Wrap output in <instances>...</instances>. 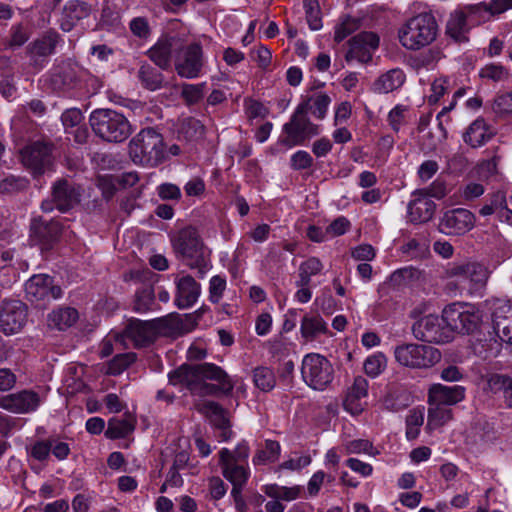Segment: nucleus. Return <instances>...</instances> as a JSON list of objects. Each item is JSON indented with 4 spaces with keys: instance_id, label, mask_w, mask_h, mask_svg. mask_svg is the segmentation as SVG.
Wrapping results in <instances>:
<instances>
[{
    "instance_id": "obj_1",
    "label": "nucleus",
    "mask_w": 512,
    "mask_h": 512,
    "mask_svg": "<svg viewBox=\"0 0 512 512\" xmlns=\"http://www.w3.org/2000/svg\"><path fill=\"white\" fill-rule=\"evenodd\" d=\"M171 243L177 257L190 268L197 269L200 277L211 268L210 250L195 227L189 225L180 229L172 236Z\"/></svg>"
},
{
    "instance_id": "obj_2",
    "label": "nucleus",
    "mask_w": 512,
    "mask_h": 512,
    "mask_svg": "<svg viewBox=\"0 0 512 512\" xmlns=\"http://www.w3.org/2000/svg\"><path fill=\"white\" fill-rule=\"evenodd\" d=\"M200 380L219 382L225 393H231L234 388V384L227 373L212 363L183 364L169 374L171 385L184 384L191 392L197 390Z\"/></svg>"
},
{
    "instance_id": "obj_3",
    "label": "nucleus",
    "mask_w": 512,
    "mask_h": 512,
    "mask_svg": "<svg viewBox=\"0 0 512 512\" xmlns=\"http://www.w3.org/2000/svg\"><path fill=\"white\" fill-rule=\"evenodd\" d=\"M438 35V24L430 12L409 18L398 30L400 44L407 50L418 51L433 43Z\"/></svg>"
},
{
    "instance_id": "obj_4",
    "label": "nucleus",
    "mask_w": 512,
    "mask_h": 512,
    "mask_svg": "<svg viewBox=\"0 0 512 512\" xmlns=\"http://www.w3.org/2000/svg\"><path fill=\"white\" fill-rule=\"evenodd\" d=\"M89 123L93 133L102 141L122 143L132 134V125L120 112L99 108L91 112Z\"/></svg>"
},
{
    "instance_id": "obj_5",
    "label": "nucleus",
    "mask_w": 512,
    "mask_h": 512,
    "mask_svg": "<svg viewBox=\"0 0 512 512\" xmlns=\"http://www.w3.org/2000/svg\"><path fill=\"white\" fill-rule=\"evenodd\" d=\"M129 153L135 163L155 167L167 158L162 134L154 128L142 129L129 142Z\"/></svg>"
},
{
    "instance_id": "obj_6",
    "label": "nucleus",
    "mask_w": 512,
    "mask_h": 512,
    "mask_svg": "<svg viewBox=\"0 0 512 512\" xmlns=\"http://www.w3.org/2000/svg\"><path fill=\"white\" fill-rule=\"evenodd\" d=\"M312 98H305L295 109L290 121L283 126L286 137L281 141L284 145L292 147L303 144L308 138L318 135V125L312 123L308 117Z\"/></svg>"
},
{
    "instance_id": "obj_7",
    "label": "nucleus",
    "mask_w": 512,
    "mask_h": 512,
    "mask_svg": "<svg viewBox=\"0 0 512 512\" xmlns=\"http://www.w3.org/2000/svg\"><path fill=\"white\" fill-rule=\"evenodd\" d=\"M394 357L401 366L428 369L441 360V352L430 345L405 343L395 347Z\"/></svg>"
},
{
    "instance_id": "obj_8",
    "label": "nucleus",
    "mask_w": 512,
    "mask_h": 512,
    "mask_svg": "<svg viewBox=\"0 0 512 512\" xmlns=\"http://www.w3.org/2000/svg\"><path fill=\"white\" fill-rule=\"evenodd\" d=\"M446 275L457 278L460 289L471 295L479 293L488 280V270L478 262L453 263L446 269Z\"/></svg>"
},
{
    "instance_id": "obj_9",
    "label": "nucleus",
    "mask_w": 512,
    "mask_h": 512,
    "mask_svg": "<svg viewBox=\"0 0 512 512\" xmlns=\"http://www.w3.org/2000/svg\"><path fill=\"white\" fill-rule=\"evenodd\" d=\"M53 149L54 145L47 140L30 142L20 151L21 162L34 177H40L52 169Z\"/></svg>"
},
{
    "instance_id": "obj_10",
    "label": "nucleus",
    "mask_w": 512,
    "mask_h": 512,
    "mask_svg": "<svg viewBox=\"0 0 512 512\" xmlns=\"http://www.w3.org/2000/svg\"><path fill=\"white\" fill-rule=\"evenodd\" d=\"M83 189L80 185L67 179H58L51 188V199L41 203L43 212H51L57 208L60 212H68L77 206L82 197Z\"/></svg>"
},
{
    "instance_id": "obj_11",
    "label": "nucleus",
    "mask_w": 512,
    "mask_h": 512,
    "mask_svg": "<svg viewBox=\"0 0 512 512\" xmlns=\"http://www.w3.org/2000/svg\"><path fill=\"white\" fill-rule=\"evenodd\" d=\"M301 374L308 386L315 390H323L332 382L334 369L326 357L318 353H309L303 358Z\"/></svg>"
},
{
    "instance_id": "obj_12",
    "label": "nucleus",
    "mask_w": 512,
    "mask_h": 512,
    "mask_svg": "<svg viewBox=\"0 0 512 512\" xmlns=\"http://www.w3.org/2000/svg\"><path fill=\"white\" fill-rule=\"evenodd\" d=\"M30 240L42 252L52 250L65 234V226L60 220L34 216L30 221Z\"/></svg>"
},
{
    "instance_id": "obj_13",
    "label": "nucleus",
    "mask_w": 512,
    "mask_h": 512,
    "mask_svg": "<svg viewBox=\"0 0 512 512\" xmlns=\"http://www.w3.org/2000/svg\"><path fill=\"white\" fill-rule=\"evenodd\" d=\"M442 315L450 335L453 333L472 334L478 329L481 322L478 313L471 311L467 305L461 303H452L446 306Z\"/></svg>"
},
{
    "instance_id": "obj_14",
    "label": "nucleus",
    "mask_w": 512,
    "mask_h": 512,
    "mask_svg": "<svg viewBox=\"0 0 512 512\" xmlns=\"http://www.w3.org/2000/svg\"><path fill=\"white\" fill-rule=\"evenodd\" d=\"M115 341L125 347L143 348L156 340L154 328L150 320L144 321L131 318L127 321L124 330L114 336Z\"/></svg>"
},
{
    "instance_id": "obj_15",
    "label": "nucleus",
    "mask_w": 512,
    "mask_h": 512,
    "mask_svg": "<svg viewBox=\"0 0 512 512\" xmlns=\"http://www.w3.org/2000/svg\"><path fill=\"white\" fill-rule=\"evenodd\" d=\"M412 333L417 340L428 343H448L453 339L449 329L444 326L443 316L427 315L421 318L413 324Z\"/></svg>"
},
{
    "instance_id": "obj_16",
    "label": "nucleus",
    "mask_w": 512,
    "mask_h": 512,
    "mask_svg": "<svg viewBox=\"0 0 512 512\" xmlns=\"http://www.w3.org/2000/svg\"><path fill=\"white\" fill-rule=\"evenodd\" d=\"M174 66L177 74L181 78H197L204 66V57L202 46L199 43H191L185 47H180L177 51Z\"/></svg>"
},
{
    "instance_id": "obj_17",
    "label": "nucleus",
    "mask_w": 512,
    "mask_h": 512,
    "mask_svg": "<svg viewBox=\"0 0 512 512\" xmlns=\"http://www.w3.org/2000/svg\"><path fill=\"white\" fill-rule=\"evenodd\" d=\"M60 36L55 31H47L30 42L26 47L30 65L36 69H42L48 62V58L55 53Z\"/></svg>"
},
{
    "instance_id": "obj_18",
    "label": "nucleus",
    "mask_w": 512,
    "mask_h": 512,
    "mask_svg": "<svg viewBox=\"0 0 512 512\" xmlns=\"http://www.w3.org/2000/svg\"><path fill=\"white\" fill-rule=\"evenodd\" d=\"M27 306L19 300L3 301L0 306V331L6 335L20 332L27 321Z\"/></svg>"
},
{
    "instance_id": "obj_19",
    "label": "nucleus",
    "mask_w": 512,
    "mask_h": 512,
    "mask_svg": "<svg viewBox=\"0 0 512 512\" xmlns=\"http://www.w3.org/2000/svg\"><path fill=\"white\" fill-rule=\"evenodd\" d=\"M349 49L345 55L346 61L357 60L367 63L372 59V53L379 46V37L370 31L360 32L349 40Z\"/></svg>"
},
{
    "instance_id": "obj_20",
    "label": "nucleus",
    "mask_w": 512,
    "mask_h": 512,
    "mask_svg": "<svg viewBox=\"0 0 512 512\" xmlns=\"http://www.w3.org/2000/svg\"><path fill=\"white\" fill-rule=\"evenodd\" d=\"M25 292L28 300L32 302L58 299L62 295L60 286L53 284V278L39 274L32 276L25 283Z\"/></svg>"
},
{
    "instance_id": "obj_21",
    "label": "nucleus",
    "mask_w": 512,
    "mask_h": 512,
    "mask_svg": "<svg viewBox=\"0 0 512 512\" xmlns=\"http://www.w3.org/2000/svg\"><path fill=\"white\" fill-rule=\"evenodd\" d=\"M491 319L493 330L500 340L512 344V304L501 299L494 300Z\"/></svg>"
},
{
    "instance_id": "obj_22",
    "label": "nucleus",
    "mask_w": 512,
    "mask_h": 512,
    "mask_svg": "<svg viewBox=\"0 0 512 512\" xmlns=\"http://www.w3.org/2000/svg\"><path fill=\"white\" fill-rule=\"evenodd\" d=\"M475 225V216L464 208L449 210L444 213L439 227L447 235H463Z\"/></svg>"
},
{
    "instance_id": "obj_23",
    "label": "nucleus",
    "mask_w": 512,
    "mask_h": 512,
    "mask_svg": "<svg viewBox=\"0 0 512 512\" xmlns=\"http://www.w3.org/2000/svg\"><path fill=\"white\" fill-rule=\"evenodd\" d=\"M181 41L175 36L164 35L147 50L146 55L160 69L171 68L172 54L180 50Z\"/></svg>"
},
{
    "instance_id": "obj_24",
    "label": "nucleus",
    "mask_w": 512,
    "mask_h": 512,
    "mask_svg": "<svg viewBox=\"0 0 512 512\" xmlns=\"http://www.w3.org/2000/svg\"><path fill=\"white\" fill-rule=\"evenodd\" d=\"M81 71V67L75 61L64 60L51 74L50 85L57 91L72 89L79 83Z\"/></svg>"
},
{
    "instance_id": "obj_25",
    "label": "nucleus",
    "mask_w": 512,
    "mask_h": 512,
    "mask_svg": "<svg viewBox=\"0 0 512 512\" xmlns=\"http://www.w3.org/2000/svg\"><path fill=\"white\" fill-rule=\"evenodd\" d=\"M40 405L39 395L30 390L9 394L0 400V407L16 414L35 411Z\"/></svg>"
},
{
    "instance_id": "obj_26",
    "label": "nucleus",
    "mask_w": 512,
    "mask_h": 512,
    "mask_svg": "<svg viewBox=\"0 0 512 512\" xmlns=\"http://www.w3.org/2000/svg\"><path fill=\"white\" fill-rule=\"evenodd\" d=\"M198 411L205 415L211 424L219 431V437L227 441L232 436L231 424L227 411L217 402L207 401L198 407Z\"/></svg>"
},
{
    "instance_id": "obj_27",
    "label": "nucleus",
    "mask_w": 512,
    "mask_h": 512,
    "mask_svg": "<svg viewBox=\"0 0 512 512\" xmlns=\"http://www.w3.org/2000/svg\"><path fill=\"white\" fill-rule=\"evenodd\" d=\"M465 398V388L460 385L433 384L428 393L429 405H454Z\"/></svg>"
},
{
    "instance_id": "obj_28",
    "label": "nucleus",
    "mask_w": 512,
    "mask_h": 512,
    "mask_svg": "<svg viewBox=\"0 0 512 512\" xmlns=\"http://www.w3.org/2000/svg\"><path fill=\"white\" fill-rule=\"evenodd\" d=\"M91 13V6L81 0L68 1L62 11L60 27L63 31L69 32L79 20L87 18Z\"/></svg>"
},
{
    "instance_id": "obj_29",
    "label": "nucleus",
    "mask_w": 512,
    "mask_h": 512,
    "mask_svg": "<svg viewBox=\"0 0 512 512\" xmlns=\"http://www.w3.org/2000/svg\"><path fill=\"white\" fill-rule=\"evenodd\" d=\"M229 454V449L223 448L219 452L220 466L222 468L223 476L232 483L233 486H245L248 481L250 472L248 467L243 464H237L231 460H226Z\"/></svg>"
},
{
    "instance_id": "obj_30",
    "label": "nucleus",
    "mask_w": 512,
    "mask_h": 512,
    "mask_svg": "<svg viewBox=\"0 0 512 512\" xmlns=\"http://www.w3.org/2000/svg\"><path fill=\"white\" fill-rule=\"evenodd\" d=\"M367 394L368 381L362 376H357L354 379L353 385L348 389L343 401L345 410L352 415L360 414L364 409L361 399L366 397Z\"/></svg>"
},
{
    "instance_id": "obj_31",
    "label": "nucleus",
    "mask_w": 512,
    "mask_h": 512,
    "mask_svg": "<svg viewBox=\"0 0 512 512\" xmlns=\"http://www.w3.org/2000/svg\"><path fill=\"white\" fill-rule=\"evenodd\" d=\"M200 295V285L190 275L180 278L177 282L175 303L180 309L192 306Z\"/></svg>"
},
{
    "instance_id": "obj_32",
    "label": "nucleus",
    "mask_w": 512,
    "mask_h": 512,
    "mask_svg": "<svg viewBox=\"0 0 512 512\" xmlns=\"http://www.w3.org/2000/svg\"><path fill=\"white\" fill-rule=\"evenodd\" d=\"M494 136V132L482 118L476 119L467 128L463 135V140L472 148L484 145Z\"/></svg>"
},
{
    "instance_id": "obj_33",
    "label": "nucleus",
    "mask_w": 512,
    "mask_h": 512,
    "mask_svg": "<svg viewBox=\"0 0 512 512\" xmlns=\"http://www.w3.org/2000/svg\"><path fill=\"white\" fill-rule=\"evenodd\" d=\"M436 205L428 197H419L412 200L408 205V213L411 222L425 223L429 221L435 212Z\"/></svg>"
},
{
    "instance_id": "obj_34",
    "label": "nucleus",
    "mask_w": 512,
    "mask_h": 512,
    "mask_svg": "<svg viewBox=\"0 0 512 512\" xmlns=\"http://www.w3.org/2000/svg\"><path fill=\"white\" fill-rule=\"evenodd\" d=\"M136 418L130 412H126L123 418H111L105 436L109 439H119L128 436L135 429Z\"/></svg>"
},
{
    "instance_id": "obj_35",
    "label": "nucleus",
    "mask_w": 512,
    "mask_h": 512,
    "mask_svg": "<svg viewBox=\"0 0 512 512\" xmlns=\"http://www.w3.org/2000/svg\"><path fill=\"white\" fill-rule=\"evenodd\" d=\"M132 308L137 313H146L159 308L155 302V290L152 285L144 284L137 289Z\"/></svg>"
},
{
    "instance_id": "obj_36",
    "label": "nucleus",
    "mask_w": 512,
    "mask_h": 512,
    "mask_svg": "<svg viewBox=\"0 0 512 512\" xmlns=\"http://www.w3.org/2000/svg\"><path fill=\"white\" fill-rule=\"evenodd\" d=\"M326 322L320 315L306 314L301 321V335L308 341L316 339L320 334L327 333Z\"/></svg>"
},
{
    "instance_id": "obj_37",
    "label": "nucleus",
    "mask_w": 512,
    "mask_h": 512,
    "mask_svg": "<svg viewBox=\"0 0 512 512\" xmlns=\"http://www.w3.org/2000/svg\"><path fill=\"white\" fill-rule=\"evenodd\" d=\"M404 82V72L401 69H391L375 81L374 90L378 93H389L400 88Z\"/></svg>"
},
{
    "instance_id": "obj_38",
    "label": "nucleus",
    "mask_w": 512,
    "mask_h": 512,
    "mask_svg": "<svg viewBox=\"0 0 512 512\" xmlns=\"http://www.w3.org/2000/svg\"><path fill=\"white\" fill-rule=\"evenodd\" d=\"M77 319L78 312L72 307L58 308L53 310L48 316L49 325L58 330H65L71 327Z\"/></svg>"
},
{
    "instance_id": "obj_39",
    "label": "nucleus",
    "mask_w": 512,
    "mask_h": 512,
    "mask_svg": "<svg viewBox=\"0 0 512 512\" xmlns=\"http://www.w3.org/2000/svg\"><path fill=\"white\" fill-rule=\"evenodd\" d=\"M138 78L143 87L150 91H155L163 87V74L150 64L144 63L140 66Z\"/></svg>"
},
{
    "instance_id": "obj_40",
    "label": "nucleus",
    "mask_w": 512,
    "mask_h": 512,
    "mask_svg": "<svg viewBox=\"0 0 512 512\" xmlns=\"http://www.w3.org/2000/svg\"><path fill=\"white\" fill-rule=\"evenodd\" d=\"M468 31L466 15L463 12H455L451 14L447 25L446 33L452 37L456 42H466V32Z\"/></svg>"
},
{
    "instance_id": "obj_41",
    "label": "nucleus",
    "mask_w": 512,
    "mask_h": 512,
    "mask_svg": "<svg viewBox=\"0 0 512 512\" xmlns=\"http://www.w3.org/2000/svg\"><path fill=\"white\" fill-rule=\"evenodd\" d=\"M154 328V334L157 338L158 335H171L181 329L182 322L177 314L171 313L164 317H159L150 320Z\"/></svg>"
},
{
    "instance_id": "obj_42",
    "label": "nucleus",
    "mask_w": 512,
    "mask_h": 512,
    "mask_svg": "<svg viewBox=\"0 0 512 512\" xmlns=\"http://www.w3.org/2000/svg\"><path fill=\"white\" fill-rule=\"evenodd\" d=\"M280 454V444L274 440H266L265 448L259 449L253 457L255 465H265L277 461Z\"/></svg>"
},
{
    "instance_id": "obj_43",
    "label": "nucleus",
    "mask_w": 512,
    "mask_h": 512,
    "mask_svg": "<svg viewBox=\"0 0 512 512\" xmlns=\"http://www.w3.org/2000/svg\"><path fill=\"white\" fill-rule=\"evenodd\" d=\"M452 418V410L447 406L433 404L428 409V426L439 428L446 424Z\"/></svg>"
},
{
    "instance_id": "obj_44",
    "label": "nucleus",
    "mask_w": 512,
    "mask_h": 512,
    "mask_svg": "<svg viewBox=\"0 0 512 512\" xmlns=\"http://www.w3.org/2000/svg\"><path fill=\"white\" fill-rule=\"evenodd\" d=\"M264 492L267 496L274 499L292 501L298 498L300 488L298 486L284 487L277 484H270L265 486Z\"/></svg>"
},
{
    "instance_id": "obj_45",
    "label": "nucleus",
    "mask_w": 512,
    "mask_h": 512,
    "mask_svg": "<svg viewBox=\"0 0 512 512\" xmlns=\"http://www.w3.org/2000/svg\"><path fill=\"white\" fill-rule=\"evenodd\" d=\"M253 381L262 391L268 392L275 387L276 379L273 371L268 367H257L253 371Z\"/></svg>"
},
{
    "instance_id": "obj_46",
    "label": "nucleus",
    "mask_w": 512,
    "mask_h": 512,
    "mask_svg": "<svg viewBox=\"0 0 512 512\" xmlns=\"http://www.w3.org/2000/svg\"><path fill=\"white\" fill-rule=\"evenodd\" d=\"M479 77L487 81L504 82L510 78V73L504 66L490 63L480 69Z\"/></svg>"
},
{
    "instance_id": "obj_47",
    "label": "nucleus",
    "mask_w": 512,
    "mask_h": 512,
    "mask_svg": "<svg viewBox=\"0 0 512 512\" xmlns=\"http://www.w3.org/2000/svg\"><path fill=\"white\" fill-rule=\"evenodd\" d=\"M29 180L22 176L8 175L0 181V193L14 194L26 190Z\"/></svg>"
},
{
    "instance_id": "obj_48",
    "label": "nucleus",
    "mask_w": 512,
    "mask_h": 512,
    "mask_svg": "<svg viewBox=\"0 0 512 512\" xmlns=\"http://www.w3.org/2000/svg\"><path fill=\"white\" fill-rule=\"evenodd\" d=\"M135 360L136 354L133 352L118 354L108 362L107 373L110 375H119L134 363Z\"/></svg>"
},
{
    "instance_id": "obj_49",
    "label": "nucleus",
    "mask_w": 512,
    "mask_h": 512,
    "mask_svg": "<svg viewBox=\"0 0 512 512\" xmlns=\"http://www.w3.org/2000/svg\"><path fill=\"white\" fill-rule=\"evenodd\" d=\"M387 364V358L382 352H377L369 356L364 362L365 373L370 377H376L384 371Z\"/></svg>"
},
{
    "instance_id": "obj_50",
    "label": "nucleus",
    "mask_w": 512,
    "mask_h": 512,
    "mask_svg": "<svg viewBox=\"0 0 512 512\" xmlns=\"http://www.w3.org/2000/svg\"><path fill=\"white\" fill-rule=\"evenodd\" d=\"M205 84H188L184 83L181 86V97L187 105L198 103L204 96Z\"/></svg>"
},
{
    "instance_id": "obj_51",
    "label": "nucleus",
    "mask_w": 512,
    "mask_h": 512,
    "mask_svg": "<svg viewBox=\"0 0 512 512\" xmlns=\"http://www.w3.org/2000/svg\"><path fill=\"white\" fill-rule=\"evenodd\" d=\"M506 203V195L502 191H497L491 195L487 202L480 208L479 213L482 216H489L497 213L499 216V210Z\"/></svg>"
},
{
    "instance_id": "obj_52",
    "label": "nucleus",
    "mask_w": 512,
    "mask_h": 512,
    "mask_svg": "<svg viewBox=\"0 0 512 512\" xmlns=\"http://www.w3.org/2000/svg\"><path fill=\"white\" fill-rule=\"evenodd\" d=\"M345 450L347 454H360L366 453L370 456H375L379 452L373 446L372 442L367 439H356L346 443Z\"/></svg>"
},
{
    "instance_id": "obj_53",
    "label": "nucleus",
    "mask_w": 512,
    "mask_h": 512,
    "mask_svg": "<svg viewBox=\"0 0 512 512\" xmlns=\"http://www.w3.org/2000/svg\"><path fill=\"white\" fill-rule=\"evenodd\" d=\"M407 114L408 107L404 105H397L389 112L388 123L394 132L398 133L407 124Z\"/></svg>"
},
{
    "instance_id": "obj_54",
    "label": "nucleus",
    "mask_w": 512,
    "mask_h": 512,
    "mask_svg": "<svg viewBox=\"0 0 512 512\" xmlns=\"http://www.w3.org/2000/svg\"><path fill=\"white\" fill-rule=\"evenodd\" d=\"M360 27V21L353 17H346L336 28L334 40L338 43L343 41L348 35L355 32Z\"/></svg>"
},
{
    "instance_id": "obj_55",
    "label": "nucleus",
    "mask_w": 512,
    "mask_h": 512,
    "mask_svg": "<svg viewBox=\"0 0 512 512\" xmlns=\"http://www.w3.org/2000/svg\"><path fill=\"white\" fill-rule=\"evenodd\" d=\"M311 98H312L311 102H313V105L311 104L312 109H310L309 111H311L312 114L317 119H320V120L324 119L326 116L328 107L331 103V98L325 93L317 94L315 97H311Z\"/></svg>"
},
{
    "instance_id": "obj_56",
    "label": "nucleus",
    "mask_w": 512,
    "mask_h": 512,
    "mask_svg": "<svg viewBox=\"0 0 512 512\" xmlns=\"http://www.w3.org/2000/svg\"><path fill=\"white\" fill-rule=\"evenodd\" d=\"M402 251L411 254L414 258H422L429 253V245L425 240L411 239L402 247Z\"/></svg>"
},
{
    "instance_id": "obj_57",
    "label": "nucleus",
    "mask_w": 512,
    "mask_h": 512,
    "mask_svg": "<svg viewBox=\"0 0 512 512\" xmlns=\"http://www.w3.org/2000/svg\"><path fill=\"white\" fill-rule=\"evenodd\" d=\"M511 378L501 374H493L488 378L487 387L492 393L503 391L504 398L506 399V392L510 386Z\"/></svg>"
},
{
    "instance_id": "obj_58",
    "label": "nucleus",
    "mask_w": 512,
    "mask_h": 512,
    "mask_svg": "<svg viewBox=\"0 0 512 512\" xmlns=\"http://www.w3.org/2000/svg\"><path fill=\"white\" fill-rule=\"evenodd\" d=\"M29 39V33L22 24H17L11 28L9 48H18L24 45Z\"/></svg>"
},
{
    "instance_id": "obj_59",
    "label": "nucleus",
    "mask_w": 512,
    "mask_h": 512,
    "mask_svg": "<svg viewBox=\"0 0 512 512\" xmlns=\"http://www.w3.org/2000/svg\"><path fill=\"white\" fill-rule=\"evenodd\" d=\"M226 288V280L218 275L213 276L209 285V298L211 302L218 303Z\"/></svg>"
},
{
    "instance_id": "obj_60",
    "label": "nucleus",
    "mask_w": 512,
    "mask_h": 512,
    "mask_svg": "<svg viewBox=\"0 0 512 512\" xmlns=\"http://www.w3.org/2000/svg\"><path fill=\"white\" fill-rule=\"evenodd\" d=\"M129 27L133 35L142 39L148 38L151 33L149 23L144 17H136L132 19Z\"/></svg>"
},
{
    "instance_id": "obj_61",
    "label": "nucleus",
    "mask_w": 512,
    "mask_h": 512,
    "mask_svg": "<svg viewBox=\"0 0 512 512\" xmlns=\"http://www.w3.org/2000/svg\"><path fill=\"white\" fill-rule=\"evenodd\" d=\"M493 110L497 114L512 113V91L498 95L494 100Z\"/></svg>"
},
{
    "instance_id": "obj_62",
    "label": "nucleus",
    "mask_w": 512,
    "mask_h": 512,
    "mask_svg": "<svg viewBox=\"0 0 512 512\" xmlns=\"http://www.w3.org/2000/svg\"><path fill=\"white\" fill-rule=\"evenodd\" d=\"M313 165L312 156L306 151H297L291 156V167L294 170L308 169Z\"/></svg>"
},
{
    "instance_id": "obj_63",
    "label": "nucleus",
    "mask_w": 512,
    "mask_h": 512,
    "mask_svg": "<svg viewBox=\"0 0 512 512\" xmlns=\"http://www.w3.org/2000/svg\"><path fill=\"white\" fill-rule=\"evenodd\" d=\"M51 452V443L49 438L47 440H41L34 443L30 449V455L38 461H45Z\"/></svg>"
},
{
    "instance_id": "obj_64",
    "label": "nucleus",
    "mask_w": 512,
    "mask_h": 512,
    "mask_svg": "<svg viewBox=\"0 0 512 512\" xmlns=\"http://www.w3.org/2000/svg\"><path fill=\"white\" fill-rule=\"evenodd\" d=\"M83 118L81 110L77 108L67 109L61 116L62 123L66 128L78 126L82 122Z\"/></svg>"
}]
</instances>
